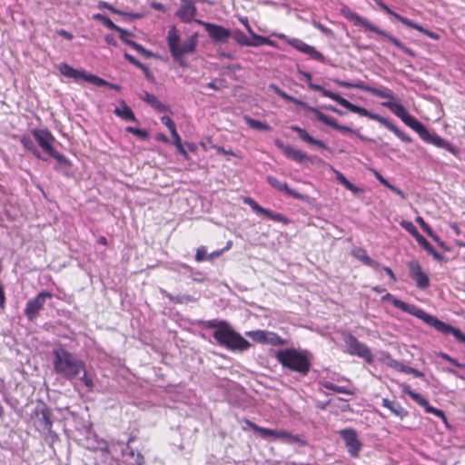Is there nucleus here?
Masks as SVG:
<instances>
[{
	"instance_id": "nucleus-1",
	"label": "nucleus",
	"mask_w": 465,
	"mask_h": 465,
	"mask_svg": "<svg viewBox=\"0 0 465 465\" xmlns=\"http://www.w3.org/2000/svg\"><path fill=\"white\" fill-rule=\"evenodd\" d=\"M384 300H389L391 302V303L398 309H401V311L408 312L411 315L416 316L417 318L422 320L427 324L432 326L435 330L438 331L443 333V334H452L455 339L458 341L465 343V334H463L459 329H456L452 327L451 325H449L441 321H440L438 318L430 315L423 310L418 308L415 305L406 303L395 297H393L391 294L387 293L384 297Z\"/></svg>"
},
{
	"instance_id": "nucleus-2",
	"label": "nucleus",
	"mask_w": 465,
	"mask_h": 465,
	"mask_svg": "<svg viewBox=\"0 0 465 465\" xmlns=\"http://www.w3.org/2000/svg\"><path fill=\"white\" fill-rule=\"evenodd\" d=\"M54 371L67 380H73L84 371V363L63 347L53 351Z\"/></svg>"
},
{
	"instance_id": "nucleus-3",
	"label": "nucleus",
	"mask_w": 465,
	"mask_h": 465,
	"mask_svg": "<svg viewBox=\"0 0 465 465\" xmlns=\"http://www.w3.org/2000/svg\"><path fill=\"white\" fill-rule=\"evenodd\" d=\"M275 357L283 368H287L303 376L307 375L310 371L311 361L308 358L307 351L285 349L277 351Z\"/></svg>"
},
{
	"instance_id": "nucleus-4",
	"label": "nucleus",
	"mask_w": 465,
	"mask_h": 465,
	"mask_svg": "<svg viewBox=\"0 0 465 465\" xmlns=\"http://www.w3.org/2000/svg\"><path fill=\"white\" fill-rule=\"evenodd\" d=\"M213 338L216 342L232 351H245L251 344L240 333L236 332L229 324L224 329L213 331Z\"/></svg>"
},
{
	"instance_id": "nucleus-5",
	"label": "nucleus",
	"mask_w": 465,
	"mask_h": 465,
	"mask_svg": "<svg viewBox=\"0 0 465 465\" xmlns=\"http://www.w3.org/2000/svg\"><path fill=\"white\" fill-rule=\"evenodd\" d=\"M167 43L172 56H176L193 53L196 48L197 38L196 35H193L183 43H180V36L173 26L168 31Z\"/></svg>"
},
{
	"instance_id": "nucleus-6",
	"label": "nucleus",
	"mask_w": 465,
	"mask_h": 465,
	"mask_svg": "<svg viewBox=\"0 0 465 465\" xmlns=\"http://www.w3.org/2000/svg\"><path fill=\"white\" fill-rule=\"evenodd\" d=\"M350 21L353 22L357 25H361L364 27L366 30H370L371 32L376 33L377 35L384 37L388 41H390L392 45H394L397 48L401 50L403 53L410 56H415V53L405 46L401 41H399L396 37L392 36L391 35L388 34L387 32L380 29L376 25L371 24L367 19L360 16L358 14L354 13L352 16L351 17Z\"/></svg>"
},
{
	"instance_id": "nucleus-7",
	"label": "nucleus",
	"mask_w": 465,
	"mask_h": 465,
	"mask_svg": "<svg viewBox=\"0 0 465 465\" xmlns=\"http://www.w3.org/2000/svg\"><path fill=\"white\" fill-rule=\"evenodd\" d=\"M32 134L41 148L60 163L68 164L66 157L53 147L54 137L47 129H34Z\"/></svg>"
},
{
	"instance_id": "nucleus-8",
	"label": "nucleus",
	"mask_w": 465,
	"mask_h": 465,
	"mask_svg": "<svg viewBox=\"0 0 465 465\" xmlns=\"http://www.w3.org/2000/svg\"><path fill=\"white\" fill-rule=\"evenodd\" d=\"M59 72L65 77L74 79V81L84 80L96 86H106L109 84L105 80L91 74H86L84 70H78L66 63H61L58 65Z\"/></svg>"
},
{
	"instance_id": "nucleus-9",
	"label": "nucleus",
	"mask_w": 465,
	"mask_h": 465,
	"mask_svg": "<svg viewBox=\"0 0 465 465\" xmlns=\"http://www.w3.org/2000/svg\"><path fill=\"white\" fill-rule=\"evenodd\" d=\"M343 341L349 354L362 358L369 363L372 362L373 356L371 350L355 336L351 333H346L343 335Z\"/></svg>"
},
{
	"instance_id": "nucleus-10",
	"label": "nucleus",
	"mask_w": 465,
	"mask_h": 465,
	"mask_svg": "<svg viewBox=\"0 0 465 465\" xmlns=\"http://www.w3.org/2000/svg\"><path fill=\"white\" fill-rule=\"evenodd\" d=\"M52 298V293L49 292H41L35 298L29 300L25 308V314L26 318L33 322L44 309V306L48 299Z\"/></svg>"
},
{
	"instance_id": "nucleus-11",
	"label": "nucleus",
	"mask_w": 465,
	"mask_h": 465,
	"mask_svg": "<svg viewBox=\"0 0 465 465\" xmlns=\"http://www.w3.org/2000/svg\"><path fill=\"white\" fill-rule=\"evenodd\" d=\"M197 24L203 25L209 36L217 43L225 44L232 36V31L223 27L222 25L203 22L201 20H194Z\"/></svg>"
},
{
	"instance_id": "nucleus-12",
	"label": "nucleus",
	"mask_w": 465,
	"mask_h": 465,
	"mask_svg": "<svg viewBox=\"0 0 465 465\" xmlns=\"http://www.w3.org/2000/svg\"><path fill=\"white\" fill-rule=\"evenodd\" d=\"M340 435L345 442L348 452L352 457H357L361 449V443L358 440L357 431L353 429H344L340 430Z\"/></svg>"
},
{
	"instance_id": "nucleus-13",
	"label": "nucleus",
	"mask_w": 465,
	"mask_h": 465,
	"mask_svg": "<svg viewBox=\"0 0 465 465\" xmlns=\"http://www.w3.org/2000/svg\"><path fill=\"white\" fill-rule=\"evenodd\" d=\"M336 83H338L339 85L343 86V87L356 88V89H360V90L368 91L375 96H378L380 98H386V99H389V101L396 100V96L394 95V94L391 90L386 89V88L385 89H378V88L367 87L361 82L352 84V83H349V82H345V81H336Z\"/></svg>"
},
{
	"instance_id": "nucleus-14",
	"label": "nucleus",
	"mask_w": 465,
	"mask_h": 465,
	"mask_svg": "<svg viewBox=\"0 0 465 465\" xmlns=\"http://www.w3.org/2000/svg\"><path fill=\"white\" fill-rule=\"evenodd\" d=\"M402 391H403V393L409 395L419 405L423 407L425 409L426 412L434 414L437 417H440V418L445 420L444 412L441 410L430 406L429 401L425 398H423L420 394L411 391V389L409 385H406V384L402 385Z\"/></svg>"
},
{
	"instance_id": "nucleus-15",
	"label": "nucleus",
	"mask_w": 465,
	"mask_h": 465,
	"mask_svg": "<svg viewBox=\"0 0 465 465\" xmlns=\"http://www.w3.org/2000/svg\"><path fill=\"white\" fill-rule=\"evenodd\" d=\"M243 203L245 204H248L253 212H255L258 214H262L266 217H268L271 220L282 223L284 224H287L289 223V219L279 213H274L271 210L265 209L262 206H260L251 197H245L243 198Z\"/></svg>"
},
{
	"instance_id": "nucleus-16",
	"label": "nucleus",
	"mask_w": 465,
	"mask_h": 465,
	"mask_svg": "<svg viewBox=\"0 0 465 465\" xmlns=\"http://www.w3.org/2000/svg\"><path fill=\"white\" fill-rule=\"evenodd\" d=\"M410 276L415 280L416 285L418 288L425 289L430 284V280L428 275L423 272L420 265L418 262L411 261L408 264Z\"/></svg>"
},
{
	"instance_id": "nucleus-17",
	"label": "nucleus",
	"mask_w": 465,
	"mask_h": 465,
	"mask_svg": "<svg viewBox=\"0 0 465 465\" xmlns=\"http://www.w3.org/2000/svg\"><path fill=\"white\" fill-rule=\"evenodd\" d=\"M313 114L316 116V118L319 121H321L322 123H323L324 124L329 125V126L334 128L335 130L341 132L342 134H357L361 139L364 140V137L362 135H361L360 134H358L357 131L351 129V127L339 124L335 119L322 114L319 110H314Z\"/></svg>"
},
{
	"instance_id": "nucleus-18",
	"label": "nucleus",
	"mask_w": 465,
	"mask_h": 465,
	"mask_svg": "<svg viewBox=\"0 0 465 465\" xmlns=\"http://www.w3.org/2000/svg\"><path fill=\"white\" fill-rule=\"evenodd\" d=\"M197 13L194 0H181L180 8L176 12V15L184 23L193 21Z\"/></svg>"
},
{
	"instance_id": "nucleus-19",
	"label": "nucleus",
	"mask_w": 465,
	"mask_h": 465,
	"mask_svg": "<svg viewBox=\"0 0 465 465\" xmlns=\"http://www.w3.org/2000/svg\"><path fill=\"white\" fill-rule=\"evenodd\" d=\"M253 38V41L250 40L244 33L241 30H235L232 32V36L233 39L242 46H258L263 44L268 43V39L266 37L258 35H251Z\"/></svg>"
},
{
	"instance_id": "nucleus-20",
	"label": "nucleus",
	"mask_w": 465,
	"mask_h": 465,
	"mask_svg": "<svg viewBox=\"0 0 465 465\" xmlns=\"http://www.w3.org/2000/svg\"><path fill=\"white\" fill-rule=\"evenodd\" d=\"M426 134H422L420 138L428 143H431L439 148H442L447 150L448 152L456 154L457 149L448 141L442 139L436 134H430L427 129L425 130Z\"/></svg>"
},
{
	"instance_id": "nucleus-21",
	"label": "nucleus",
	"mask_w": 465,
	"mask_h": 465,
	"mask_svg": "<svg viewBox=\"0 0 465 465\" xmlns=\"http://www.w3.org/2000/svg\"><path fill=\"white\" fill-rule=\"evenodd\" d=\"M289 44L297 49L298 51L304 53L306 54H309L312 58L322 61L323 55L322 53L317 51L313 46L307 45L306 43L302 42V40H299L297 38H292L289 40Z\"/></svg>"
},
{
	"instance_id": "nucleus-22",
	"label": "nucleus",
	"mask_w": 465,
	"mask_h": 465,
	"mask_svg": "<svg viewBox=\"0 0 465 465\" xmlns=\"http://www.w3.org/2000/svg\"><path fill=\"white\" fill-rule=\"evenodd\" d=\"M266 181L273 188L277 189L280 192L285 193L287 195L292 196L295 199L302 200L303 199V195L296 192L295 190L291 189L286 183L279 181L277 178L268 175L266 177Z\"/></svg>"
},
{
	"instance_id": "nucleus-23",
	"label": "nucleus",
	"mask_w": 465,
	"mask_h": 465,
	"mask_svg": "<svg viewBox=\"0 0 465 465\" xmlns=\"http://www.w3.org/2000/svg\"><path fill=\"white\" fill-rule=\"evenodd\" d=\"M390 15H392L393 17H395L400 22H401L406 26H409L411 28L416 29V30L420 31V33L428 35L431 39H438L439 38L437 34L423 28L421 25L414 23L413 21H411V20H410V19H408V18H406L404 16H401V15L395 13L394 11H392V14H390Z\"/></svg>"
},
{
	"instance_id": "nucleus-24",
	"label": "nucleus",
	"mask_w": 465,
	"mask_h": 465,
	"mask_svg": "<svg viewBox=\"0 0 465 465\" xmlns=\"http://www.w3.org/2000/svg\"><path fill=\"white\" fill-rule=\"evenodd\" d=\"M351 254L354 258L361 262L363 264L370 266L373 268L374 270H377L380 268V263L374 260H372L367 253V252L361 248L356 247L352 249Z\"/></svg>"
},
{
	"instance_id": "nucleus-25",
	"label": "nucleus",
	"mask_w": 465,
	"mask_h": 465,
	"mask_svg": "<svg viewBox=\"0 0 465 465\" xmlns=\"http://www.w3.org/2000/svg\"><path fill=\"white\" fill-rule=\"evenodd\" d=\"M346 109L350 110L351 112L356 113L361 116L369 117L370 119L378 121L379 123L382 124V121L384 120V117H381L378 114H372L366 110L365 108L360 107L358 105H355L346 100V102L343 103Z\"/></svg>"
},
{
	"instance_id": "nucleus-26",
	"label": "nucleus",
	"mask_w": 465,
	"mask_h": 465,
	"mask_svg": "<svg viewBox=\"0 0 465 465\" xmlns=\"http://www.w3.org/2000/svg\"><path fill=\"white\" fill-rule=\"evenodd\" d=\"M291 129L292 131H294L295 133H297L302 141H304L310 144L318 145L319 147L323 148V149H329V147L322 141L313 138L306 132V130H304L297 125H292Z\"/></svg>"
},
{
	"instance_id": "nucleus-27",
	"label": "nucleus",
	"mask_w": 465,
	"mask_h": 465,
	"mask_svg": "<svg viewBox=\"0 0 465 465\" xmlns=\"http://www.w3.org/2000/svg\"><path fill=\"white\" fill-rule=\"evenodd\" d=\"M140 98L160 113L166 112L168 110V107L160 102L154 94H152L147 91H143L140 94Z\"/></svg>"
},
{
	"instance_id": "nucleus-28",
	"label": "nucleus",
	"mask_w": 465,
	"mask_h": 465,
	"mask_svg": "<svg viewBox=\"0 0 465 465\" xmlns=\"http://www.w3.org/2000/svg\"><path fill=\"white\" fill-rule=\"evenodd\" d=\"M282 149H283V153H285V155L288 158H290L299 163H305L306 161L309 160V157L307 156V154L305 153H303L301 150L295 149L292 146H290V145L282 146Z\"/></svg>"
},
{
	"instance_id": "nucleus-29",
	"label": "nucleus",
	"mask_w": 465,
	"mask_h": 465,
	"mask_svg": "<svg viewBox=\"0 0 465 465\" xmlns=\"http://www.w3.org/2000/svg\"><path fill=\"white\" fill-rule=\"evenodd\" d=\"M401 120L406 125H408L412 130H414L416 133H418L420 137L422 135V134H426L425 133L426 127L420 122H419L415 117H413L412 115L409 114L408 113Z\"/></svg>"
},
{
	"instance_id": "nucleus-30",
	"label": "nucleus",
	"mask_w": 465,
	"mask_h": 465,
	"mask_svg": "<svg viewBox=\"0 0 465 465\" xmlns=\"http://www.w3.org/2000/svg\"><path fill=\"white\" fill-rule=\"evenodd\" d=\"M382 105L384 107H387L388 109H390L395 115H397L399 118H402L403 116L406 115L407 112L405 110V108L402 106V104L398 101V99L396 98V100L394 101H387V102H383L382 103Z\"/></svg>"
},
{
	"instance_id": "nucleus-31",
	"label": "nucleus",
	"mask_w": 465,
	"mask_h": 465,
	"mask_svg": "<svg viewBox=\"0 0 465 465\" xmlns=\"http://www.w3.org/2000/svg\"><path fill=\"white\" fill-rule=\"evenodd\" d=\"M245 423L253 431L258 432L263 439H268V438H273L274 439L275 438V435H276V430H275L260 427V426H258L257 424L253 423L252 421H251L249 420H246Z\"/></svg>"
},
{
	"instance_id": "nucleus-32",
	"label": "nucleus",
	"mask_w": 465,
	"mask_h": 465,
	"mask_svg": "<svg viewBox=\"0 0 465 465\" xmlns=\"http://www.w3.org/2000/svg\"><path fill=\"white\" fill-rule=\"evenodd\" d=\"M114 114L125 121H136L134 114L125 103H122L120 107H116Z\"/></svg>"
},
{
	"instance_id": "nucleus-33",
	"label": "nucleus",
	"mask_w": 465,
	"mask_h": 465,
	"mask_svg": "<svg viewBox=\"0 0 465 465\" xmlns=\"http://www.w3.org/2000/svg\"><path fill=\"white\" fill-rule=\"evenodd\" d=\"M381 124H383L390 131L393 132L401 141L406 143L411 142V137H409L407 134L401 132L396 125L391 123L388 119L384 118Z\"/></svg>"
},
{
	"instance_id": "nucleus-34",
	"label": "nucleus",
	"mask_w": 465,
	"mask_h": 465,
	"mask_svg": "<svg viewBox=\"0 0 465 465\" xmlns=\"http://www.w3.org/2000/svg\"><path fill=\"white\" fill-rule=\"evenodd\" d=\"M244 122L248 124L249 127L259 130V131H270L271 127L267 124L252 119V117L245 115L243 117Z\"/></svg>"
},
{
	"instance_id": "nucleus-35",
	"label": "nucleus",
	"mask_w": 465,
	"mask_h": 465,
	"mask_svg": "<svg viewBox=\"0 0 465 465\" xmlns=\"http://www.w3.org/2000/svg\"><path fill=\"white\" fill-rule=\"evenodd\" d=\"M94 18L101 21L105 26H107L111 30L116 31L118 33L127 34L126 30L114 25L113 21L105 15L97 14L94 15Z\"/></svg>"
},
{
	"instance_id": "nucleus-36",
	"label": "nucleus",
	"mask_w": 465,
	"mask_h": 465,
	"mask_svg": "<svg viewBox=\"0 0 465 465\" xmlns=\"http://www.w3.org/2000/svg\"><path fill=\"white\" fill-rule=\"evenodd\" d=\"M276 440H281L284 442L293 443L299 441V437L291 434L286 430H276L275 438Z\"/></svg>"
},
{
	"instance_id": "nucleus-37",
	"label": "nucleus",
	"mask_w": 465,
	"mask_h": 465,
	"mask_svg": "<svg viewBox=\"0 0 465 465\" xmlns=\"http://www.w3.org/2000/svg\"><path fill=\"white\" fill-rule=\"evenodd\" d=\"M266 331L263 330L246 331L245 335L252 339L254 341L265 344L266 341Z\"/></svg>"
},
{
	"instance_id": "nucleus-38",
	"label": "nucleus",
	"mask_w": 465,
	"mask_h": 465,
	"mask_svg": "<svg viewBox=\"0 0 465 465\" xmlns=\"http://www.w3.org/2000/svg\"><path fill=\"white\" fill-rule=\"evenodd\" d=\"M265 344H270L273 346L284 345L285 341L282 338H281L278 334L267 331Z\"/></svg>"
},
{
	"instance_id": "nucleus-39",
	"label": "nucleus",
	"mask_w": 465,
	"mask_h": 465,
	"mask_svg": "<svg viewBox=\"0 0 465 465\" xmlns=\"http://www.w3.org/2000/svg\"><path fill=\"white\" fill-rule=\"evenodd\" d=\"M41 423L45 430L48 432L52 431L51 414L49 410L46 408H44L41 411Z\"/></svg>"
},
{
	"instance_id": "nucleus-40",
	"label": "nucleus",
	"mask_w": 465,
	"mask_h": 465,
	"mask_svg": "<svg viewBox=\"0 0 465 465\" xmlns=\"http://www.w3.org/2000/svg\"><path fill=\"white\" fill-rule=\"evenodd\" d=\"M322 385L325 389L332 391L337 393H343V394H348V395L352 394V392L351 391L347 390L345 387L335 385L334 383L330 382V381H324L322 383Z\"/></svg>"
},
{
	"instance_id": "nucleus-41",
	"label": "nucleus",
	"mask_w": 465,
	"mask_h": 465,
	"mask_svg": "<svg viewBox=\"0 0 465 465\" xmlns=\"http://www.w3.org/2000/svg\"><path fill=\"white\" fill-rule=\"evenodd\" d=\"M394 415L400 418L405 417L408 412L405 411L404 408L401 407V405L397 401H392L391 405L388 408Z\"/></svg>"
},
{
	"instance_id": "nucleus-42",
	"label": "nucleus",
	"mask_w": 465,
	"mask_h": 465,
	"mask_svg": "<svg viewBox=\"0 0 465 465\" xmlns=\"http://www.w3.org/2000/svg\"><path fill=\"white\" fill-rule=\"evenodd\" d=\"M337 179L340 181V183L346 187V189L350 190L351 192L356 193L361 192V189L352 184L350 181H348L341 173H336Z\"/></svg>"
},
{
	"instance_id": "nucleus-43",
	"label": "nucleus",
	"mask_w": 465,
	"mask_h": 465,
	"mask_svg": "<svg viewBox=\"0 0 465 465\" xmlns=\"http://www.w3.org/2000/svg\"><path fill=\"white\" fill-rule=\"evenodd\" d=\"M161 293L163 294L166 298H168L171 302H176V303H183L184 302H191L193 299L186 295V296H177L174 297L171 293L167 292L165 290H161Z\"/></svg>"
},
{
	"instance_id": "nucleus-44",
	"label": "nucleus",
	"mask_w": 465,
	"mask_h": 465,
	"mask_svg": "<svg viewBox=\"0 0 465 465\" xmlns=\"http://www.w3.org/2000/svg\"><path fill=\"white\" fill-rule=\"evenodd\" d=\"M229 323L225 321L211 320L206 322L205 326L210 329H214V331L224 329V326H228Z\"/></svg>"
},
{
	"instance_id": "nucleus-45",
	"label": "nucleus",
	"mask_w": 465,
	"mask_h": 465,
	"mask_svg": "<svg viewBox=\"0 0 465 465\" xmlns=\"http://www.w3.org/2000/svg\"><path fill=\"white\" fill-rule=\"evenodd\" d=\"M172 134V137L173 139V143L175 144L178 152L183 154L185 158L188 157V153L187 152L185 151V149L183 148V144H182V140H181V137L179 135V134L177 132L173 133V134Z\"/></svg>"
},
{
	"instance_id": "nucleus-46",
	"label": "nucleus",
	"mask_w": 465,
	"mask_h": 465,
	"mask_svg": "<svg viewBox=\"0 0 465 465\" xmlns=\"http://www.w3.org/2000/svg\"><path fill=\"white\" fill-rule=\"evenodd\" d=\"M322 94L325 97L331 98V100L337 102L341 106H343L344 105L343 103L346 102L345 98H343L340 94H335V93H333V92H331L330 90H327V89L322 90Z\"/></svg>"
},
{
	"instance_id": "nucleus-47",
	"label": "nucleus",
	"mask_w": 465,
	"mask_h": 465,
	"mask_svg": "<svg viewBox=\"0 0 465 465\" xmlns=\"http://www.w3.org/2000/svg\"><path fill=\"white\" fill-rule=\"evenodd\" d=\"M21 143L26 149L32 151L36 157L40 158V152L37 150L33 141L29 137H23L21 139Z\"/></svg>"
},
{
	"instance_id": "nucleus-48",
	"label": "nucleus",
	"mask_w": 465,
	"mask_h": 465,
	"mask_svg": "<svg viewBox=\"0 0 465 465\" xmlns=\"http://www.w3.org/2000/svg\"><path fill=\"white\" fill-rule=\"evenodd\" d=\"M386 359H387L386 363L389 367H391L398 371H401V372L404 371V369H405L404 364L401 363L397 360H394L389 356H387Z\"/></svg>"
},
{
	"instance_id": "nucleus-49",
	"label": "nucleus",
	"mask_w": 465,
	"mask_h": 465,
	"mask_svg": "<svg viewBox=\"0 0 465 465\" xmlns=\"http://www.w3.org/2000/svg\"><path fill=\"white\" fill-rule=\"evenodd\" d=\"M124 57L126 60H128L131 64H134L135 66H137L138 68L142 69L146 75L149 74V70L148 68L143 64L142 63H140L137 59H135L133 55L129 54L128 53H124Z\"/></svg>"
},
{
	"instance_id": "nucleus-50",
	"label": "nucleus",
	"mask_w": 465,
	"mask_h": 465,
	"mask_svg": "<svg viewBox=\"0 0 465 465\" xmlns=\"http://www.w3.org/2000/svg\"><path fill=\"white\" fill-rule=\"evenodd\" d=\"M401 225L407 231L409 232L411 234H412L416 239L419 237V235H420V233H419L417 228L413 225V223L411 222H409V221H402L401 223Z\"/></svg>"
},
{
	"instance_id": "nucleus-51",
	"label": "nucleus",
	"mask_w": 465,
	"mask_h": 465,
	"mask_svg": "<svg viewBox=\"0 0 465 465\" xmlns=\"http://www.w3.org/2000/svg\"><path fill=\"white\" fill-rule=\"evenodd\" d=\"M126 132L134 134L135 136L139 137L140 139H145L148 137V133L146 130L143 129H138L136 127L128 126L126 127Z\"/></svg>"
},
{
	"instance_id": "nucleus-52",
	"label": "nucleus",
	"mask_w": 465,
	"mask_h": 465,
	"mask_svg": "<svg viewBox=\"0 0 465 465\" xmlns=\"http://www.w3.org/2000/svg\"><path fill=\"white\" fill-rule=\"evenodd\" d=\"M312 25L317 28L318 30H320L322 34H324L326 36L330 37V38H333L334 37V33L331 29L324 26L323 25H322L320 22H317V21H312Z\"/></svg>"
},
{
	"instance_id": "nucleus-53",
	"label": "nucleus",
	"mask_w": 465,
	"mask_h": 465,
	"mask_svg": "<svg viewBox=\"0 0 465 465\" xmlns=\"http://www.w3.org/2000/svg\"><path fill=\"white\" fill-rule=\"evenodd\" d=\"M128 45L133 47L134 50H136L138 53L142 54L145 57L153 56V53L152 52L146 50L143 46H142L141 45H139V44H137L135 42L128 43Z\"/></svg>"
},
{
	"instance_id": "nucleus-54",
	"label": "nucleus",
	"mask_w": 465,
	"mask_h": 465,
	"mask_svg": "<svg viewBox=\"0 0 465 465\" xmlns=\"http://www.w3.org/2000/svg\"><path fill=\"white\" fill-rule=\"evenodd\" d=\"M161 121L169 129L171 134L177 132L175 124L169 116H166V115L163 116Z\"/></svg>"
},
{
	"instance_id": "nucleus-55",
	"label": "nucleus",
	"mask_w": 465,
	"mask_h": 465,
	"mask_svg": "<svg viewBox=\"0 0 465 465\" xmlns=\"http://www.w3.org/2000/svg\"><path fill=\"white\" fill-rule=\"evenodd\" d=\"M416 223L420 224V226L421 227V229L427 232L430 236H433V232H432V230L430 229V227L429 226L428 223H425V221L423 220L422 217L420 216H417L416 219H415Z\"/></svg>"
},
{
	"instance_id": "nucleus-56",
	"label": "nucleus",
	"mask_w": 465,
	"mask_h": 465,
	"mask_svg": "<svg viewBox=\"0 0 465 465\" xmlns=\"http://www.w3.org/2000/svg\"><path fill=\"white\" fill-rule=\"evenodd\" d=\"M226 85H225V81L223 80V79H215L214 81L213 82H210L208 84H207V87L213 89V90H220L222 88H224Z\"/></svg>"
},
{
	"instance_id": "nucleus-57",
	"label": "nucleus",
	"mask_w": 465,
	"mask_h": 465,
	"mask_svg": "<svg viewBox=\"0 0 465 465\" xmlns=\"http://www.w3.org/2000/svg\"><path fill=\"white\" fill-rule=\"evenodd\" d=\"M419 244L425 249L428 252H432V245L420 234L416 239Z\"/></svg>"
},
{
	"instance_id": "nucleus-58",
	"label": "nucleus",
	"mask_w": 465,
	"mask_h": 465,
	"mask_svg": "<svg viewBox=\"0 0 465 465\" xmlns=\"http://www.w3.org/2000/svg\"><path fill=\"white\" fill-rule=\"evenodd\" d=\"M207 252L204 246H201L197 249L196 254H195V260L197 262H203V260H207Z\"/></svg>"
},
{
	"instance_id": "nucleus-59",
	"label": "nucleus",
	"mask_w": 465,
	"mask_h": 465,
	"mask_svg": "<svg viewBox=\"0 0 465 465\" xmlns=\"http://www.w3.org/2000/svg\"><path fill=\"white\" fill-rule=\"evenodd\" d=\"M295 104H298V105H302V107H304L306 110H308L309 112H312L313 114V111L314 110H318L317 108L315 107H312L310 105H308L306 103L295 98V97H292V100L290 101Z\"/></svg>"
},
{
	"instance_id": "nucleus-60",
	"label": "nucleus",
	"mask_w": 465,
	"mask_h": 465,
	"mask_svg": "<svg viewBox=\"0 0 465 465\" xmlns=\"http://www.w3.org/2000/svg\"><path fill=\"white\" fill-rule=\"evenodd\" d=\"M440 357L448 361H450V363H452L453 365L457 366V367H460V368H465V363H460L457 360L451 358L450 355L446 354V353H440Z\"/></svg>"
},
{
	"instance_id": "nucleus-61",
	"label": "nucleus",
	"mask_w": 465,
	"mask_h": 465,
	"mask_svg": "<svg viewBox=\"0 0 465 465\" xmlns=\"http://www.w3.org/2000/svg\"><path fill=\"white\" fill-rule=\"evenodd\" d=\"M404 373H411L413 374L415 377L422 378L424 377V373L417 369L405 366Z\"/></svg>"
},
{
	"instance_id": "nucleus-62",
	"label": "nucleus",
	"mask_w": 465,
	"mask_h": 465,
	"mask_svg": "<svg viewBox=\"0 0 465 465\" xmlns=\"http://www.w3.org/2000/svg\"><path fill=\"white\" fill-rule=\"evenodd\" d=\"M272 88L274 90V92L278 95H280L284 100L289 101V102L292 100V96L289 95L288 94H286L284 91L281 90L279 87H277L275 85H272Z\"/></svg>"
},
{
	"instance_id": "nucleus-63",
	"label": "nucleus",
	"mask_w": 465,
	"mask_h": 465,
	"mask_svg": "<svg viewBox=\"0 0 465 465\" xmlns=\"http://www.w3.org/2000/svg\"><path fill=\"white\" fill-rule=\"evenodd\" d=\"M84 371V375L82 376L81 380L83 381V382L84 383V385H85L87 388H89L90 390H92V389H93V387H94V382H93L92 379L88 377V375H87V373H86L85 370H84V371Z\"/></svg>"
},
{
	"instance_id": "nucleus-64",
	"label": "nucleus",
	"mask_w": 465,
	"mask_h": 465,
	"mask_svg": "<svg viewBox=\"0 0 465 465\" xmlns=\"http://www.w3.org/2000/svg\"><path fill=\"white\" fill-rule=\"evenodd\" d=\"M183 55L184 54H179V55H176V56H173L178 63L181 66L183 67H187L188 66V64L186 63V61L184 60L183 58Z\"/></svg>"
}]
</instances>
